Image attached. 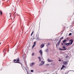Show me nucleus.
I'll use <instances>...</instances> for the list:
<instances>
[{"label":"nucleus","instance_id":"obj_19","mask_svg":"<svg viewBox=\"0 0 74 74\" xmlns=\"http://www.w3.org/2000/svg\"><path fill=\"white\" fill-rule=\"evenodd\" d=\"M16 13V12H15L14 13V18H15V16H16V14H15Z\"/></svg>","mask_w":74,"mask_h":74},{"label":"nucleus","instance_id":"obj_30","mask_svg":"<svg viewBox=\"0 0 74 74\" xmlns=\"http://www.w3.org/2000/svg\"><path fill=\"white\" fill-rule=\"evenodd\" d=\"M69 38H66V40H69Z\"/></svg>","mask_w":74,"mask_h":74},{"label":"nucleus","instance_id":"obj_17","mask_svg":"<svg viewBox=\"0 0 74 74\" xmlns=\"http://www.w3.org/2000/svg\"><path fill=\"white\" fill-rule=\"evenodd\" d=\"M48 49H46L45 50V52H48Z\"/></svg>","mask_w":74,"mask_h":74},{"label":"nucleus","instance_id":"obj_31","mask_svg":"<svg viewBox=\"0 0 74 74\" xmlns=\"http://www.w3.org/2000/svg\"><path fill=\"white\" fill-rule=\"evenodd\" d=\"M36 39H38V37L37 38H36Z\"/></svg>","mask_w":74,"mask_h":74},{"label":"nucleus","instance_id":"obj_14","mask_svg":"<svg viewBox=\"0 0 74 74\" xmlns=\"http://www.w3.org/2000/svg\"><path fill=\"white\" fill-rule=\"evenodd\" d=\"M5 52H6V49H5L3 50V52L4 53H5Z\"/></svg>","mask_w":74,"mask_h":74},{"label":"nucleus","instance_id":"obj_2","mask_svg":"<svg viewBox=\"0 0 74 74\" xmlns=\"http://www.w3.org/2000/svg\"><path fill=\"white\" fill-rule=\"evenodd\" d=\"M64 38L63 37H62L60 38V40L57 43V44L56 45V47H57L58 46H59V45L60 44V42L61 41V40H63Z\"/></svg>","mask_w":74,"mask_h":74},{"label":"nucleus","instance_id":"obj_33","mask_svg":"<svg viewBox=\"0 0 74 74\" xmlns=\"http://www.w3.org/2000/svg\"><path fill=\"white\" fill-rule=\"evenodd\" d=\"M1 42H0V45H1Z\"/></svg>","mask_w":74,"mask_h":74},{"label":"nucleus","instance_id":"obj_4","mask_svg":"<svg viewBox=\"0 0 74 74\" xmlns=\"http://www.w3.org/2000/svg\"><path fill=\"white\" fill-rule=\"evenodd\" d=\"M35 65V62H32L30 64V67H32V66H34Z\"/></svg>","mask_w":74,"mask_h":74},{"label":"nucleus","instance_id":"obj_35","mask_svg":"<svg viewBox=\"0 0 74 74\" xmlns=\"http://www.w3.org/2000/svg\"><path fill=\"white\" fill-rule=\"evenodd\" d=\"M69 71H68V73H69Z\"/></svg>","mask_w":74,"mask_h":74},{"label":"nucleus","instance_id":"obj_10","mask_svg":"<svg viewBox=\"0 0 74 74\" xmlns=\"http://www.w3.org/2000/svg\"><path fill=\"white\" fill-rule=\"evenodd\" d=\"M48 62H53V60H50V59H48Z\"/></svg>","mask_w":74,"mask_h":74},{"label":"nucleus","instance_id":"obj_21","mask_svg":"<svg viewBox=\"0 0 74 74\" xmlns=\"http://www.w3.org/2000/svg\"><path fill=\"white\" fill-rule=\"evenodd\" d=\"M72 34L71 33H70L69 34V36H71Z\"/></svg>","mask_w":74,"mask_h":74},{"label":"nucleus","instance_id":"obj_26","mask_svg":"<svg viewBox=\"0 0 74 74\" xmlns=\"http://www.w3.org/2000/svg\"><path fill=\"white\" fill-rule=\"evenodd\" d=\"M63 68H62V67L61 68V70H63Z\"/></svg>","mask_w":74,"mask_h":74},{"label":"nucleus","instance_id":"obj_13","mask_svg":"<svg viewBox=\"0 0 74 74\" xmlns=\"http://www.w3.org/2000/svg\"><path fill=\"white\" fill-rule=\"evenodd\" d=\"M38 58L39 60V62H41V57H38Z\"/></svg>","mask_w":74,"mask_h":74},{"label":"nucleus","instance_id":"obj_22","mask_svg":"<svg viewBox=\"0 0 74 74\" xmlns=\"http://www.w3.org/2000/svg\"><path fill=\"white\" fill-rule=\"evenodd\" d=\"M35 46V45H33V46L32 47V48H34V46Z\"/></svg>","mask_w":74,"mask_h":74},{"label":"nucleus","instance_id":"obj_27","mask_svg":"<svg viewBox=\"0 0 74 74\" xmlns=\"http://www.w3.org/2000/svg\"><path fill=\"white\" fill-rule=\"evenodd\" d=\"M61 44H62V45H64V44H63V43H61Z\"/></svg>","mask_w":74,"mask_h":74},{"label":"nucleus","instance_id":"obj_1","mask_svg":"<svg viewBox=\"0 0 74 74\" xmlns=\"http://www.w3.org/2000/svg\"><path fill=\"white\" fill-rule=\"evenodd\" d=\"M69 43H64V45H67V46H69L70 44L71 45H72V44H73V39H71L70 40H69Z\"/></svg>","mask_w":74,"mask_h":74},{"label":"nucleus","instance_id":"obj_9","mask_svg":"<svg viewBox=\"0 0 74 74\" xmlns=\"http://www.w3.org/2000/svg\"><path fill=\"white\" fill-rule=\"evenodd\" d=\"M39 53H40V55H42V51L41 50L39 51Z\"/></svg>","mask_w":74,"mask_h":74},{"label":"nucleus","instance_id":"obj_3","mask_svg":"<svg viewBox=\"0 0 74 74\" xmlns=\"http://www.w3.org/2000/svg\"><path fill=\"white\" fill-rule=\"evenodd\" d=\"M14 63H19V58H18L16 60H14Z\"/></svg>","mask_w":74,"mask_h":74},{"label":"nucleus","instance_id":"obj_24","mask_svg":"<svg viewBox=\"0 0 74 74\" xmlns=\"http://www.w3.org/2000/svg\"><path fill=\"white\" fill-rule=\"evenodd\" d=\"M31 71L32 73H33V70H31Z\"/></svg>","mask_w":74,"mask_h":74},{"label":"nucleus","instance_id":"obj_18","mask_svg":"<svg viewBox=\"0 0 74 74\" xmlns=\"http://www.w3.org/2000/svg\"><path fill=\"white\" fill-rule=\"evenodd\" d=\"M33 33H34V31H33L32 32V33H31V36L33 35Z\"/></svg>","mask_w":74,"mask_h":74},{"label":"nucleus","instance_id":"obj_8","mask_svg":"<svg viewBox=\"0 0 74 74\" xmlns=\"http://www.w3.org/2000/svg\"><path fill=\"white\" fill-rule=\"evenodd\" d=\"M44 47V45L43 44H42L41 45H40V48H43Z\"/></svg>","mask_w":74,"mask_h":74},{"label":"nucleus","instance_id":"obj_15","mask_svg":"<svg viewBox=\"0 0 74 74\" xmlns=\"http://www.w3.org/2000/svg\"><path fill=\"white\" fill-rule=\"evenodd\" d=\"M0 14L1 15H2V14H3V13L2 12V11H0Z\"/></svg>","mask_w":74,"mask_h":74},{"label":"nucleus","instance_id":"obj_6","mask_svg":"<svg viewBox=\"0 0 74 74\" xmlns=\"http://www.w3.org/2000/svg\"><path fill=\"white\" fill-rule=\"evenodd\" d=\"M44 64V61H42L41 62V63L40 64V66H42V65H43V64Z\"/></svg>","mask_w":74,"mask_h":74},{"label":"nucleus","instance_id":"obj_34","mask_svg":"<svg viewBox=\"0 0 74 74\" xmlns=\"http://www.w3.org/2000/svg\"><path fill=\"white\" fill-rule=\"evenodd\" d=\"M27 73L28 74H29V73H28V72H27Z\"/></svg>","mask_w":74,"mask_h":74},{"label":"nucleus","instance_id":"obj_29","mask_svg":"<svg viewBox=\"0 0 74 74\" xmlns=\"http://www.w3.org/2000/svg\"><path fill=\"white\" fill-rule=\"evenodd\" d=\"M25 63V64H26V65L27 66V63H26V62Z\"/></svg>","mask_w":74,"mask_h":74},{"label":"nucleus","instance_id":"obj_7","mask_svg":"<svg viewBox=\"0 0 74 74\" xmlns=\"http://www.w3.org/2000/svg\"><path fill=\"white\" fill-rule=\"evenodd\" d=\"M59 49L60 51H65V50H66V49H63L60 48H59Z\"/></svg>","mask_w":74,"mask_h":74},{"label":"nucleus","instance_id":"obj_5","mask_svg":"<svg viewBox=\"0 0 74 74\" xmlns=\"http://www.w3.org/2000/svg\"><path fill=\"white\" fill-rule=\"evenodd\" d=\"M63 64L64 65H67V64H68V63L67 61H65L63 62Z\"/></svg>","mask_w":74,"mask_h":74},{"label":"nucleus","instance_id":"obj_20","mask_svg":"<svg viewBox=\"0 0 74 74\" xmlns=\"http://www.w3.org/2000/svg\"><path fill=\"white\" fill-rule=\"evenodd\" d=\"M64 67H65V66H64V65H62V68H64Z\"/></svg>","mask_w":74,"mask_h":74},{"label":"nucleus","instance_id":"obj_12","mask_svg":"<svg viewBox=\"0 0 74 74\" xmlns=\"http://www.w3.org/2000/svg\"><path fill=\"white\" fill-rule=\"evenodd\" d=\"M67 41V40L66 39H65L62 42L63 43H64L65 42H66Z\"/></svg>","mask_w":74,"mask_h":74},{"label":"nucleus","instance_id":"obj_25","mask_svg":"<svg viewBox=\"0 0 74 74\" xmlns=\"http://www.w3.org/2000/svg\"><path fill=\"white\" fill-rule=\"evenodd\" d=\"M59 62H61V60L59 59Z\"/></svg>","mask_w":74,"mask_h":74},{"label":"nucleus","instance_id":"obj_23","mask_svg":"<svg viewBox=\"0 0 74 74\" xmlns=\"http://www.w3.org/2000/svg\"><path fill=\"white\" fill-rule=\"evenodd\" d=\"M34 55V53H33L32 54V56H33V55Z\"/></svg>","mask_w":74,"mask_h":74},{"label":"nucleus","instance_id":"obj_32","mask_svg":"<svg viewBox=\"0 0 74 74\" xmlns=\"http://www.w3.org/2000/svg\"><path fill=\"white\" fill-rule=\"evenodd\" d=\"M49 43H48V45H49Z\"/></svg>","mask_w":74,"mask_h":74},{"label":"nucleus","instance_id":"obj_16","mask_svg":"<svg viewBox=\"0 0 74 74\" xmlns=\"http://www.w3.org/2000/svg\"><path fill=\"white\" fill-rule=\"evenodd\" d=\"M36 44V42H34V45L35 46Z\"/></svg>","mask_w":74,"mask_h":74},{"label":"nucleus","instance_id":"obj_11","mask_svg":"<svg viewBox=\"0 0 74 74\" xmlns=\"http://www.w3.org/2000/svg\"><path fill=\"white\" fill-rule=\"evenodd\" d=\"M62 48L64 49H66V50L67 49V48H66V47H65V46H64L63 47H62Z\"/></svg>","mask_w":74,"mask_h":74},{"label":"nucleus","instance_id":"obj_28","mask_svg":"<svg viewBox=\"0 0 74 74\" xmlns=\"http://www.w3.org/2000/svg\"><path fill=\"white\" fill-rule=\"evenodd\" d=\"M19 63L20 64H21V65H22V64H21V63H20V62H19Z\"/></svg>","mask_w":74,"mask_h":74}]
</instances>
